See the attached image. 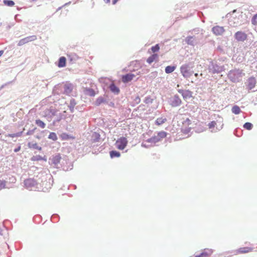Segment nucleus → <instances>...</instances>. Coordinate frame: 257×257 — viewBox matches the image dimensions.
Returning a JSON list of instances; mask_svg holds the SVG:
<instances>
[{"mask_svg":"<svg viewBox=\"0 0 257 257\" xmlns=\"http://www.w3.org/2000/svg\"><path fill=\"white\" fill-rule=\"evenodd\" d=\"M59 87V85H56L55 87H54V88L53 89V91H56V89H57V88Z\"/></svg>","mask_w":257,"mask_h":257,"instance_id":"nucleus-49","label":"nucleus"},{"mask_svg":"<svg viewBox=\"0 0 257 257\" xmlns=\"http://www.w3.org/2000/svg\"><path fill=\"white\" fill-rule=\"evenodd\" d=\"M84 92L86 95H89L90 96H94L95 94L94 90L93 89L90 88H85Z\"/></svg>","mask_w":257,"mask_h":257,"instance_id":"nucleus-21","label":"nucleus"},{"mask_svg":"<svg viewBox=\"0 0 257 257\" xmlns=\"http://www.w3.org/2000/svg\"><path fill=\"white\" fill-rule=\"evenodd\" d=\"M105 3L108 4L110 3V0H103Z\"/></svg>","mask_w":257,"mask_h":257,"instance_id":"nucleus-51","label":"nucleus"},{"mask_svg":"<svg viewBox=\"0 0 257 257\" xmlns=\"http://www.w3.org/2000/svg\"><path fill=\"white\" fill-rule=\"evenodd\" d=\"M135 77V75L132 73H127L122 75L121 79L123 83H126L131 81Z\"/></svg>","mask_w":257,"mask_h":257,"instance_id":"nucleus-16","label":"nucleus"},{"mask_svg":"<svg viewBox=\"0 0 257 257\" xmlns=\"http://www.w3.org/2000/svg\"><path fill=\"white\" fill-rule=\"evenodd\" d=\"M216 125V122L214 121H212L210 122V123H209L208 125L209 128H213V130L211 131L212 132H216L218 130H220V128H217V127H216V130H214V128ZM222 126H221L220 129L222 128Z\"/></svg>","mask_w":257,"mask_h":257,"instance_id":"nucleus-25","label":"nucleus"},{"mask_svg":"<svg viewBox=\"0 0 257 257\" xmlns=\"http://www.w3.org/2000/svg\"><path fill=\"white\" fill-rule=\"evenodd\" d=\"M36 128H37L36 127H35L31 130H29V131L27 132V133H26V135L28 136L33 135L34 133H35V131L36 130Z\"/></svg>","mask_w":257,"mask_h":257,"instance_id":"nucleus-44","label":"nucleus"},{"mask_svg":"<svg viewBox=\"0 0 257 257\" xmlns=\"http://www.w3.org/2000/svg\"><path fill=\"white\" fill-rule=\"evenodd\" d=\"M244 75L242 70L236 69L230 70L228 73V77L233 82H239Z\"/></svg>","mask_w":257,"mask_h":257,"instance_id":"nucleus-2","label":"nucleus"},{"mask_svg":"<svg viewBox=\"0 0 257 257\" xmlns=\"http://www.w3.org/2000/svg\"><path fill=\"white\" fill-rule=\"evenodd\" d=\"M185 41L188 45L194 46L199 42V40L195 36H188Z\"/></svg>","mask_w":257,"mask_h":257,"instance_id":"nucleus-11","label":"nucleus"},{"mask_svg":"<svg viewBox=\"0 0 257 257\" xmlns=\"http://www.w3.org/2000/svg\"><path fill=\"white\" fill-rule=\"evenodd\" d=\"M167 121V119L165 117H159L156 120V124L160 125L165 123Z\"/></svg>","mask_w":257,"mask_h":257,"instance_id":"nucleus-29","label":"nucleus"},{"mask_svg":"<svg viewBox=\"0 0 257 257\" xmlns=\"http://www.w3.org/2000/svg\"><path fill=\"white\" fill-rule=\"evenodd\" d=\"M117 1H118V0H113V1H112V4H113V5H115V4L116 3V2H117Z\"/></svg>","mask_w":257,"mask_h":257,"instance_id":"nucleus-52","label":"nucleus"},{"mask_svg":"<svg viewBox=\"0 0 257 257\" xmlns=\"http://www.w3.org/2000/svg\"><path fill=\"white\" fill-rule=\"evenodd\" d=\"M22 134L23 132L22 131L15 134H9L7 136L11 138L20 137L22 136Z\"/></svg>","mask_w":257,"mask_h":257,"instance_id":"nucleus-35","label":"nucleus"},{"mask_svg":"<svg viewBox=\"0 0 257 257\" xmlns=\"http://www.w3.org/2000/svg\"><path fill=\"white\" fill-rule=\"evenodd\" d=\"M178 92L182 94L184 100H187L192 97V92L189 90L179 89Z\"/></svg>","mask_w":257,"mask_h":257,"instance_id":"nucleus-13","label":"nucleus"},{"mask_svg":"<svg viewBox=\"0 0 257 257\" xmlns=\"http://www.w3.org/2000/svg\"><path fill=\"white\" fill-rule=\"evenodd\" d=\"M109 154L111 158L119 157L120 156V153L116 151H111L109 152Z\"/></svg>","mask_w":257,"mask_h":257,"instance_id":"nucleus-31","label":"nucleus"},{"mask_svg":"<svg viewBox=\"0 0 257 257\" xmlns=\"http://www.w3.org/2000/svg\"><path fill=\"white\" fill-rule=\"evenodd\" d=\"M252 250V248L250 247H241L237 250H236L237 253H244L249 252Z\"/></svg>","mask_w":257,"mask_h":257,"instance_id":"nucleus-24","label":"nucleus"},{"mask_svg":"<svg viewBox=\"0 0 257 257\" xmlns=\"http://www.w3.org/2000/svg\"><path fill=\"white\" fill-rule=\"evenodd\" d=\"M153 99L150 96H147L144 100V102L146 104H151L153 103Z\"/></svg>","mask_w":257,"mask_h":257,"instance_id":"nucleus-38","label":"nucleus"},{"mask_svg":"<svg viewBox=\"0 0 257 257\" xmlns=\"http://www.w3.org/2000/svg\"><path fill=\"white\" fill-rule=\"evenodd\" d=\"M106 101L105 98L102 96H100L97 98L95 101V104L97 106L100 105L101 103H104Z\"/></svg>","mask_w":257,"mask_h":257,"instance_id":"nucleus-27","label":"nucleus"},{"mask_svg":"<svg viewBox=\"0 0 257 257\" xmlns=\"http://www.w3.org/2000/svg\"><path fill=\"white\" fill-rule=\"evenodd\" d=\"M232 112L235 114H239L241 110L239 106L237 105H234L232 107L231 109Z\"/></svg>","mask_w":257,"mask_h":257,"instance_id":"nucleus-32","label":"nucleus"},{"mask_svg":"<svg viewBox=\"0 0 257 257\" xmlns=\"http://www.w3.org/2000/svg\"><path fill=\"white\" fill-rule=\"evenodd\" d=\"M168 102L172 107H176L181 105L182 100L178 95L175 94L168 98Z\"/></svg>","mask_w":257,"mask_h":257,"instance_id":"nucleus-6","label":"nucleus"},{"mask_svg":"<svg viewBox=\"0 0 257 257\" xmlns=\"http://www.w3.org/2000/svg\"><path fill=\"white\" fill-rule=\"evenodd\" d=\"M42 185H44V182H43Z\"/></svg>","mask_w":257,"mask_h":257,"instance_id":"nucleus-62","label":"nucleus"},{"mask_svg":"<svg viewBox=\"0 0 257 257\" xmlns=\"http://www.w3.org/2000/svg\"><path fill=\"white\" fill-rule=\"evenodd\" d=\"M208 70L209 72L212 73H219L223 70V66L219 65L217 62L211 61L208 65Z\"/></svg>","mask_w":257,"mask_h":257,"instance_id":"nucleus-3","label":"nucleus"},{"mask_svg":"<svg viewBox=\"0 0 257 257\" xmlns=\"http://www.w3.org/2000/svg\"><path fill=\"white\" fill-rule=\"evenodd\" d=\"M1 25H2V23H0V27L1 26Z\"/></svg>","mask_w":257,"mask_h":257,"instance_id":"nucleus-63","label":"nucleus"},{"mask_svg":"<svg viewBox=\"0 0 257 257\" xmlns=\"http://www.w3.org/2000/svg\"><path fill=\"white\" fill-rule=\"evenodd\" d=\"M66 59L64 57H61L58 61V66L59 67H63L66 65Z\"/></svg>","mask_w":257,"mask_h":257,"instance_id":"nucleus-23","label":"nucleus"},{"mask_svg":"<svg viewBox=\"0 0 257 257\" xmlns=\"http://www.w3.org/2000/svg\"><path fill=\"white\" fill-rule=\"evenodd\" d=\"M9 187L7 185V182L4 180H0V190L3 188H9Z\"/></svg>","mask_w":257,"mask_h":257,"instance_id":"nucleus-39","label":"nucleus"},{"mask_svg":"<svg viewBox=\"0 0 257 257\" xmlns=\"http://www.w3.org/2000/svg\"><path fill=\"white\" fill-rule=\"evenodd\" d=\"M37 36L35 35H32L30 36H28L27 37H25L23 39H21L18 43V46H21L24 45V44H26L29 42L34 41L37 39Z\"/></svg>","mask_w":257,"mask_h":257,"instance_id":"nucleus-10","label":"nucleus"},{"mask_svg":"<svg viewBox=\"0 0 257 257\" xmlns=\"http://www.w3.org/2000/svg\"><path fill=\"white\" fill-rule=\"evenodd\" d=\"M48 139L55 141L58 139V138L55 133L52 132L50 133Z\"/></svg>","mask_w":257,"mask_h":257,"instance_id":"nucleus-34","label":"nucleus"},{"mask_svg":"<svg viewBox=\"0 0 257 257\" xmlns=\"http://www.w3.org/2000/svg\"><path fill=\"white\" fill-rule=\"evenodd\" d=\"M212 31L216 36L221 35L225 31L224 27L216 26L212 28Z\"/></svg>","mask_w":257,"mask_h":257,"instance_id":"nucleus-15","label":"nucleus"},{"mask_svg":"<svg viewBox=\"0 0 257 257\" xmlns=\"http://www.w3.org/2000/svg\"><path fill=\"white\" fill-rule=\"evenodd\" d=\"M167 136V133L164 131H161L157 133V135H155L152 138L148 139L146 142L150 143L155 144L161 141L163 139Z\"/></svg>","mask_w":257,"mask_h":257,"instance_id":"nucleus-5","label":"nucleus"},{"mask_svg":"<svg viewBox=\"0 0 257 257\" xmlns=\"http://www.w3.org/2000/svg\"><path fill=\"white\" fill-rule=\"evenodd\" d=\"M180 71L182 75L185 78H188L192 76L194 73L192 70V67L189 64H184L180 67Z\"/></svg>","mask_w":257,"mask_h":257,"instance_id":"nucleus-4","label":"nucleus"},{"mask_svg":"<svg viewBox=\"0 0 257 257\" xmlns=\"http://www.w3.org/2000/svg\"><path fill=\"white\" fill-rule=\"evenodd\" d=\"M195 257H203V255H202V253H201L199 255H196L195 256Z\"/></svg>","mask_w":257,"mask_h":257,"instance_id":"nucleus-50","label":"nucleus"},{"mask_svg":"<svg viewBox=\"0 0 257 257\" xmlns=\"http://www.w3.org/2000/svg\"><path fill=\"white\" fill-rule=\"evenodd\" d=\"M256 81L254 77H249L246 81V86H247V89L248 90H251L253 89L255 84H256Z\"/></svg>","mask_w":257,"mask_h":257,"instance_id":"nucleus-14","label":"nucleus"},{"mask_svg":"<svg viewBox=\"0 0 257 257\" xmlns=\"http://www.w3.org/2000/svg\"><path fill=\"white\" fill-rule=\"evenodd\" d=\"M176 68L174 66H168L165 68V72L167 74L173 72Z\"/></svg>","mask_w":257,"mask_h":257,"instance_id":"nucleus-30","label":"nucleus"},{"mask_svg":"<svg viewBox=\"0 0 257 257\" xmlns=\"http://www.w3.org/2000/svg\"><path fill=\"white\" fill-rule=\"evenodd\" d=\"M69 109H70V110L71 112H73L74 111V107H72V108L71 107V106H68Z\"/></svg>","mask_w":257,"mask_h":257,"instance_id":"nucleus-48","label":"nucleus"},{"mask_svg":"<svg viewBox=\"0 0 257 257\" xmlns=\"http://www.w3.org/2000/svg\"><path fill=\"white\" fill-rule=\"evenodd\" d=\"M61 160V157L60 154H57L53 156L49 159V164L53 165L54 167L59 168V164Z\"/></svg>","mask_w":257,"mask_h":257,"instance_id":"nucleus-9","label":"nucleus"},{"mask_svg":"<svg viewBox=\"0 0 257 257\" xmlns=\"http://www.w3.org/2000/svg\"><path fill=\"white\" fill-rule=\"evenodd\" d=\"M64 93L66 94H69L71 93L73 89V85L70 83L66 84L63 86Z\"/></svg>","mask_w":257,"mask_h":257,"instance_id":"nucleus-17","label":"nucleus"},{"mask_svg":"<svg viewBox=\"0 0 257 257\" xmlns=\"http://www.w3.org/2000/svg\"><path fill=\"white\" fill-rule=\"evenodd\" d=\"M142 146L143 147H146V146L145 144H142Z\"/></svg>","mask_w":257,"mask_h":257,"instance_id":"nucleus-59","label":"nucleus"},{"mask_svg":"<svg viewBox=\"0 0 257 257\" xmlns=\"http://www.w3.org/2000/svg\"><path fill=\"white\" fill-rule=\"evenodd\" d=\"M254 18H256V19H257V14H255V15L254 16Z\"/></svg>","mask_w":257,"mask_h":257,"instance_id":"nucleus-58","label":"nucleus"},{"mask_svg":"<svg viewBox=\"0 0 257 257\" xmlns=\"http://www.w3.org/2000/svg\"><path fill=\"white\" fill-rule=\"evenodd\" d=\"M110 90L114 94H118L120 90L119 88L116 86L114 83H111L109 87Z\"/></svg>","mask_w":257,"mask_h":257,"instance_id":"nucleus-18","label":"nucleus"},{"mask_svg":"<svg viewBox=\"0 0 257 257\" xmlns=\"http://www.w3.org/2000/svg\"><path fill=\"white\" fill-rule=\"evenodd\" d=\"M2 231H3L2 229L0 227V235L2 234Z\"/></svg>","mask_w":257,"mask_h":257,"instance_id":"nucleus-56","label":"nucleus"},{"mask_svg":"<svg viewBox=\"0 0 257 257\" xmlns=\"http://www.w3.org/2000/svg\"><path fill=\"white\" fill-rule=\"evenodd\" d=\"M11 180H12V182H15V181H16V179H15V178H14V177H12V179H11Z\"/></svg>","mask_w":257,"mask_h":257,"instance_id":"nucleus-54","label":"nucleus"},{"mask_svg":"<svg viewBox=\"0 0 257 257\" xmlns=\"http://www.w3.org/2000/svg\"><path fill=\"white\" fill-rule=\"evenodd\" d=\"M100 139V136L98 133L94 132L92 133L91 136V141L93 143L99 142Z\"/></svg>","mask_w":257,"mask_h":257,"instance_id":"nucleus-19","label":"nucleus"},{"mask_svg":"<svg viewBox=\"0 0 257 257\" xmlns=\"http://www.w3.org/2000/svg\"><path fill=\"white\" fill-rule=\"evenodd\" d=\"M31 160L33 161H41V160H44L45 161H47L46 158L45 157H42L40 155H37L33 156L31 158Z\"/></svg>","mask_w":257,"mask_h":257,"instance_id":"nucleus-26","label":"nucleus"},{"mask_svg":"<svg viewBox=\"0 0 257 257\" xmlns=\"http://www.w3.org/2000/svg\"><path fill=\"white\" fill-rule=\"evenodd\" d=\"M18 16H19L18 15H16L15 16V20H17V19H18Z\"/></svg>","mask_w":257,"mask_h":257,"instance_id":"nucleus-55","label":"nucleus"},{"mask_svg":"<svg viewBox=\"0 0 257 257\" xmlns=\"http://www.w3.org/2000/svg\"><path fill=\"white\" fill-rule=\"evenodd\" d=\"M243 127L247 130H250L252 129V127H253V125L252 123H251L250 122H245L244 124H243Z\"/></svg>","mask_w":257,"mask_h":257,"instance_id":"nucleus-37","label":"nucleus"},{"mask_svg":"<svg viewBox=\"0 0 257 257\" xmlns=\"http://www.w3.org/2000/svg\"><path fill=\"white\" fill-rule=\"evenodd\" d=\"M38 182L35 181L34 179L30 178L26 179L24 181V184L25 187L29 190H33L38 188L37 185Z\"/></svg>","mask_w":257,"mask_h":257,"instance_id":"nucleus-7","label":"nucleus"},{"mask_svg":"<svg viewBox=\"0 0 257 257\" xmlns=\"http://www.w3.org/2000/svg\"><path fill=\"white\" fill-rule=\"evenodd\" d=\"M59 216L57 214H53L51 217V220L53 222H56Z\"/></svg>","mask_w":257,"mask_h":257,"instance_id":"nucleus-43","label":"nucleus"},{"mask_svg":"<svg viewBox=\"0 0 257 257\" xmlns=\"http://www.w3.org/2000/svg\"><path fill=\"white\" fill-rule=\"evenodd\" d=\"M256 19L254 18V17L253 16L252 18L251 19V23L253 25H256L257 24L256 22Z\"/></svg>","mask_w":257,"mask_h":257,"instance_id":"nucleus-45","label":"nucleus"},{"mask_svg":"<svg viewBox=\"0 0 257 257\" xmlns=\"http://www.w3.org/2000/svg\"><path fill=\"white\" fill-rule=\"evenodd\" d=\"M4 3L5 5L9 7H12L15 5L14 2L11 0H4Z\"/></svg>","mask_w":257,"mask_h":257,"instance_id":"nucleus-36","label":"nucleus"},{"mask_svg":"<svg viewBox=\"0 0 257 257\" xmlns=\"http://www.w3.org/2000/svg\"><path fill=\"white\" fill-rule=\"evenodd\" d=\"M135 101L137 103H139L141 102V98L139 96H137L135 99Z\"/></svg>","mask_w":257,"mask_h":257,"instance_id":"nucleus-46","label":"nucleus"},{"mask_svg":"<svg viewBox=\"0 0 257 257\" xmlns=\"http://www.w3.org/2000/svg\"><path fill=\"white\" fill-rule=\"evenodd\" d=\"M127 140L125 137H121L115 142L116 147L120 150H123L127 144Z\"/></svg>","mask_w":257,"mask_h":257,"instance_id":"nucleus-8","label":"nucleus"},{"mask_svg":"<svg viewBox=\"0 0 257 257\" xmlns=\"http://www.w3.org/2000/svg\"><path fill=\"white\" fill-rule=\"evenodd\" d=\"M21 146L19 145L17 148L14 149V152L15 153L18 152L21 150Z\"/></svg>","mask_w":257,"mask_h":257,"instance_id":"nucleus-47","label":"nucleus"},{"mask_svg":"<svg viewBox=\"0 0 257 257\" xmlns=\"http://www.w3.org/2000/svg\"><path fill=\"white\" fill-rule=\"evenodd\" d=\"M234 37L238 42H243L246 39L247 35L242 31H238L235 33Z\"/></svg>","mask_w":257,"mask_h":257,"instance_id":"nucleus-12","label":"nucleus"},{"mask_svg":"<svg viewBox=\"0 0 257 257\" xmlns=\"http://www.w3.org/2000/svg\"><path fill=\"white\" fill-rule=\"evenodd\" d=\"M36 138H37V139H40V137H39V136H38L36 137Z\"/></svg>","mask_w":257,"mask_h":257,"instance_id":"nucleus-61","label":"nucleus"},{"mask_svg":"<svg viewBox=\"0 0 257 257\" xmlns=\"http://www.w3.org/2000/svg\"><path fill=\"white\" fill-rule=\"evenodd\" d=\"M36 124L42 128H44L46 126V124L40 119L36 120Z\"/></svg>","mask_w":257,"mask_h":257,"instance_id":"nucleus-33","label":"nucleus"},{"mask_svg":"<svg viewBox=\"0 0 257 257\" xmlns=\"http://www.w3.org/2000/svg\"><path fill=\"white\" fill-rule=\"evenodd\" d=\"M236 19L235 18L231 19L229 21V24L231 27H236L238 25V23H236L234 20H236Z\"/></svg>","mask_w":257,"mask_h":257,"instance_id":"nucleus-40","label":"nucleus"},{"mask_svg":"<svg viewBox=\"0 0 257 257\" xmlns=\"http://www.w3.org/2000/svg\"><path fill=\"white\" fill-rule=\"evenodd\" d=\"M158 58L157 54H154L152 56H150L147 60V62L149 64H151L153 62L156 60V59Z\"/></svg>","mask_w":257,"mask_h":257,"instance_id":"nucleus-28","label":"nucleus"},{"mask_svg":"<svg viewBox=\"0 0 257 257\" xmlns=\"http://www.w3.org/2000/svg\"><path fill=\"white\" fill-rule=\"evenodd\" d=\"M76 104L77 103L75 100L73 98H71L70 100V103L68 106H71L72 108V107H74Z\"/></svg>","mask_w":257,"mask_h":257,"instance_id":"nucleus-41","label":"nucleus"},{"mask_svg":"<svg viewBox=\"0 0 257 257\" xmlns=\"http://www.w3.org/2000/svg\"><path fill=\"white\" fill-rule=\"evenodd\" d=\"M213 251L212 249L205 248L202 252V255L203 257H208L210 256L213 253Z\"/></svg>","mask_w":257,"mask_h":257,"instance_id":"nucleus-22","label":"nucleus"},{"mask_svg":"<svg viewBox=\"0 0 257 257\" xmlns=\"http://www.w3.org/2000/svg\"><path fill=\"white\" fill-rule=\"evenodd\" d=\"M194 75L197 77L198 76V73H195Z\"/></svg>","mask_w":257,"mask_h":257,"instance_id":"nucleus-57","label":"nucleus"},{"mask_svg":"<svg viewBox=\"0 0 257 257\" xmlns=\"http://www.w3.org/2000/svg\"><path fill=\"white\" fill-rule=\"evenodd\" d=\"M160 47L159 46V44H156L155 46L152 47L151 50L153 51V52L155 53L159 50Z\"/></svg>","mask_w":257,"mask_h":257,"instance_id":"nucleus-42","label":"nucleus"},{"mask_svg":"<svg viewBox=\"0 0 257 257\" xmlns=\"http://www.w3.org/2000/svg\"><path fill=\"white\" fill-rule=\"evenodd\" d=\"M63 135L64 136H66L67 137H68V135H67V134H63Z\"/></svg>","mask_w":257,"mask_h":257,"instance_id":"nucleus-60","label":"nucleus"},{"mask_svg":"<svg viewBox=\"0 0 257 257\" xmlns=\"http://www.w3.org/2000/svg\"><path fill=\"white\" fill-rule=\"evenodd\" d=\"M4 51L3 50L0 51V57L4 54Z\"/></svg>","mask_w":257,"mask_h":257,"instance_id":"nucleus-53","label":"nucleus"},{"mask_svg":"<svg viewBox=\"0 0 257 257\" xmlns=\"http://www.w3.org/2000/svg\"><path fill=\"white\" fill-rule=\"evenodd\" d=\"M65 111L63 112H61L56 109L51 108L45 111L44 116L48 121H52L53 124L55 125L57 123L59 122L61 120L65 118Z\"/></svg>","mask_w":257,"mask_h":257,"instance_id":"nucleus-1","label":"nucleus"},{"mask_svg":"<svg viewBox=\"0 0 257 257\" xmlns=\"http://www.w3.org/2000/svg\"><path fill=\"white\" fill-rule=\"evenodd\" d=\"M28 147L30 149H36L39 151L42 150V148L39 146L36 143H33L32 142H29L28 144Z\"/></svg>","mask_w":257,"mask_h":257,"instance_id":"nucleus-20","label":"nucleus"}]
</instances>
